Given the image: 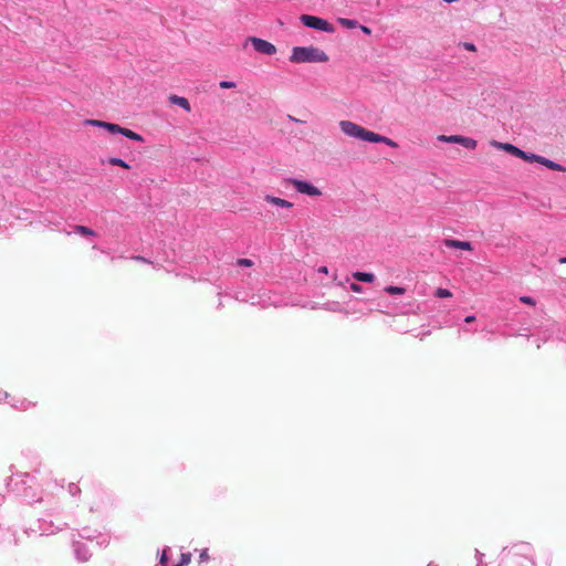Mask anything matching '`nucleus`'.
I'll return each instance as SVG.
<instances>
[{"mask_svg":"<svg viewBox=\"0 0 566 566\" xmlns=\"http://www.w3.org/2000/svg\"><path fill=\"white\" fill-rule=\"evenodd\" d=\"M339 128L346 136H349V137H353V138H356L359 140H364V142H368V143H380V144H385L391 148L398 147V144L395 140H392L386 136L379 135L377 133H374L371 130H368V129L364 128L363 126H360L354 122H350V120H340Z\"/></svg>","mask_w":566,"mask_h":566,"instance_id":"obj_1","label":"nucleus"},{"mask_svg":"<svg viewBox=\"0 0 566 566\" xmlns=\"http://www.w3.org/2000/svg\"><path fill=\"white\" fill-rule=\"evenodd\" d=\"M292 63H324L328 61V55L315 46H294L290 55Z\"/></svg>","mask_w":566,"mask_h":566,"instance_id":"obj_2","label":"nucleus"},{"mask_svg":"<svg viewBox=\"0 0 566 566\" xmlns=\"http://www.w3.org/2000/svg\"><path fill=\"white\" fill-rule=\"evenodd\" d=\"M234 298L240 302H249L253 306H260L262 308L269 307L271 305L276 306L277 301L272 300V294L269 291H263L256 294H247L242 291H237L234 293Z\"/></svg>","mask_w":566,"mask_h":566,"instance_id":"obj_3","label":"nucleus"},{"mask_svg":"<svg viewBox=\"0 0 566 566\" xmlns=\"http://www.w3.org/2000/svg\"><path fill=\"white\" fill-rule=\"evenodd\" d=\"M300 20L306 28L310 29L323 31L326 33H333L335 31L333 24H331L327 20L316 15L302 14Z\"/></svg>","mask_w":566,"mask_h":566,"instance_id":"obj_4","label":"nucleus"},{"mask_svg":"<svg viewBox=\"0 0 566 566\" xmlns=\"http://www.w3.org/2000/svg\"><path fill=\"white\" fill-rule=\"evenodd\" d=\"M286 181L289 184L293 185L295 190L300 193H303V195H306L310 197H318L322 195V191L308 181L300 180L296 178H289Z\"/></svg>","mask_w":566,"mask_h":566,"instance_id":"obj_5","label":"nucleus"},{"mask_svg":"<svg viewBox=\"0 0 566 566\" xmlns=\"http://www.w3.org/2000/svg\"><path fill=\"white\" fill-rule=\"evenodd\" d=\"M249 41L259 53L265 55H274L276 53V46L269 41L255 36L249 38Z\"/></svg>","mask_w":566,"mask_h":566,"instance_id":"obj_6","label":"nucleus"},{"mask_svg":"<svg viewBox=\"0 0 566 566\" xmlns=\"http://www.w3.org/2000/svg\"><path fill=\"white\" fill-rule=\"evenodd\" d=\"M66 526V523L62 525H54L52 521H49L46 518L39 520V531L41 535L55 534L56 532L64 530Z\"/></svg>","mask_w":566,"mask_h":566,"instance_id":"obj_7","label":"nucleus"},{"mask_svg":"<svg viewBox=\"0 0 566 566\" xmlns=\"http://www.w3.org/2000/svg\"><path fill=\"white\" fill-rule=\"evenodd\" d=\"M73 551L75 554V558L81 563H85L91 558L90 549L87 548L86 544L82 542L74 541Z\"/></svg>","mask_w":566,"mask_h":566,"instance_id":"obj_8","label":"nucleus"},{"mask_svg":"<svg viewBox=\"0 0 566 566\" xmlns=\"http://www.w3.org/2000/svg\"><path fill=\"white\" fill-rule=\"evenodd\" d=\"M491 145L496 148V149H503L505 150L506 153H509L510 155L512 156H515L517 158L520 157H524V150L520 149L518 147L512 145V144H509V143H501V142H496V140H492L491 142Z\"/></svg>","mask_w":566,"mask_h":566,"instance_id":"obj_9","label":"nucleus"},{"mask_svg":"<svg viewBox=\"0 0 566 566\" xmlns=\"http://www.w3.org/2000/svg\"><path fill=\"white\" fill-rule=\"evenodd\" d=\"M12 408L17 409V410H27L29 409L30 407L34 406L33 402L29 401L28 399L25 398H18V397H13L10 395V398L8 399V402Z\"/></svg>","mask_w":566,"mask_h":566,"instance_id":"obj_10","label":"nucleus"},{"mask_svg":"<svg viewBox=\"0 0 566 566\" xmlns=\"http://www.w3.org/2000/svg\"><path fill=\"white\" fill-rule=\"evenodd\" d=\"M443 245L450 249L472 250V244L469 241H460L457 239H444Z\"/></svg>","mask_w":566,"mask_h":566,"instance_id":"obj_11","label":"nucleus"},{"mask_svg":"<svg viewBox=\"0 0 566 566\" xmlns=\"http://www.w3.org/2000/svg\"><path fill=\"white\" fill-rule=\"evenodd\" d=\"M88 123L94 126L103 127L106 130H108L111 134H120L122 128H123L122 126H119L117 124L108 123V122L90 120Z\"/></svg>","mask_w":566,"mask_h":566,"instance_id":"obj_12","label":"nucleus"},{"mask_svg":"<svg viewBox=\"0 0 566 566\" xmlns=\"http://www.w3.org/2000/svg\"><path fill=\"white\" fill-rule=\"evenodd\" d=\"M264 200L268 202V203H271V205H274L279 208H292L293 207V203L291 201H287L285 199H282V198H279V197H274L272 195H266L264 197Z\"/></svg>","mask_w":566,"mask_h":566,"instance_id":"obj_13","label":"nucleus"},{"mask_svg":"<svg viewBox=\"0 0 566 566\" xmlns=\"http://www.w3.org/2000/svg\"><path fill=\"white\" fill-rule=\"evenodd\" d=\"M539 164L555 171H566V168L558 163H555L548 158L541 157Z\"/></svg>","mask_w":566,"mask_h":566,"instance_id":"obj_14","label":"nucleus"},{"mask_svg":"<svg viewBox=\"0 0 566 566\" xmlns=\"http://www.w3.org/2000/svg\"><path fill=\"white\" fill-rule=\"evenodd\" d=\"M73 233H76L78 235H82V237H95L96 235V232L94 230H92L91 228L86 227V226H81V224H75L73 227Z\"/></svg>","mask_w":566,"mask_h":566,"instance_id":"obj_15","label":"nucleus"},{"mask_svg":"<svg viewBox=\"0 0 566 566\" xmlns=\"http://www.w3.org/2000/svg\"><path fill=\"white\" fill-rule=\"evenodd\" d=\"M170 102L175 105L180 106L181 108H184L187 112H190V109H191L190 103L186 97L171 95Z\"/></svg>","mask_w":566,"mask_h":566,"instance_id":"obj_16","label":"nucleus"},{"mask_svg":"<svg viewBox=\"0 0 566 566\" xmlns=\"http://www.w3.org/2000/svg\"><path fill=\"white\" fill-rule=\"evenodd\" d=\"M354 279H356L358 282H365V283H371L375 281V275L369 272H355L353 274Z\"/></svg>","mask_w":566,"mask_h":566,"instance_id":"obj_17","label":"nucleus"},{"mask_svg":"<svg viewBox=\"0 0 566 566\" xmlns=\"http://www.w3.org/2000/svg\"><path fill=\"white\" fill-rule=\"evenodd\" d=\"M120 135H123L132 140H135V142H144V138L142 135L133 132L132 129L125 128V127L122 128Z\"/></svg>","mask_w":566,"mask_h":566,"instance_id":"obj_18","label":"nucleus"},{"mask_svg":"<svg viewBox=\"0 0 566 566\" xmlns=\"http://www.w3.org/2000/svg\"><path fill=\"white\" fill-rule=\"evenodd\" d=\"M459 144L468 149H474L476 147V140L470 137H464L460 135Z\"/></svg>","mask_w":566,"mask_h":566,"instance_id":"obj_19","label":"nucleus"},{"mask_svg":"<svg viewBox=\"0 0 566 566\" xmlns=\"http://www.w3.org/2000/svg\"><path fill=\"white\" fill-rule=\"evenodd\" d=\"M338 22L342 27L346 29H355L358 27V21L353 19L339 18Z\"/></svg>","mask_w":566,"mask_h":566,"instance_id":"obj_20","label":"nucleus"},{"mask_svg":"<svg viewBox=\"0 0 566 566\" xmlns=\"http://www.w3.org/2000/svg\"><path fill=\"white\" fill-rule=\"evenodd\" d=\"M385 292L389 295H402L405 294L406 289L402 286L388 285L385 287Z\"/></svg>","mask_w":566,"mask_h":566,"instance_id":"obj_21","label":"nucleus"},{"mask_svg":"<svg viewBox=\"0 0 566 566\" xmlns=\"http://www.w3.org/2000/svg\"><path fill=\"white\" fill-rule=\"evenodd\" d=\"M541 157L542 156H539V155L524 151V157H521V158L527 163H538L539 164Z\"/></svg>","mask_w":566,"mask_h":566,"instance_id":"obj_22","label":"nucleus"},{"mask_svg":"<svg viewBox=\"0 0 566 566\" xmlns=\"http://www.w3.org/2000/svg\"><path fill=\"white\" fill-rule=\"evenodd\" d=\"M459 138H460V135H450V136L440 135L438 137V139L441 142L452 143V144H459Z\"/></svg>","mask_w":566,"mask_h":566,"instance_id":"obj_23","label":"nucleus"},{"mask_svg":"<svg viewBox=\"0 0 566 566\" xmlns=\"http://www.w3.org/2000/svg\"><path fill=\"white\" fill-rule=\"evenodd\" d=\"M108 161L113 166H119V167H123L125 169L129 168V165L125 160H123L122 158L112 157V158H109Z\"/></svg>","mask_w":566,"mask_h":566,"instance_id":"obj_24","label":"nucleus"},{"mask_svg":"<svg viewBox=\"0 0 566 566\" xmlns=\"http://www.w3.org/2000/svg\"><path fill=\"white\" fill-rule=\"evenodd\" d=\"M434 295L439 298L451 297L452 293L448 289L439 287L436 290Z\"/></svg>","mask_w":566,"mask_h":566,"instance_id":"obj_25","label":"nucleus"},{"mask_svg":"<svg viewBox=\"0 0 566 566\" xmlns=\"http://www.w3.org/2000/svg\"><path fill=\"white\" fill-rule=\"evenodd\" d=\"M67 491L72 496H77L81 493L80 486L75 483H70L67 486Z\"/></svg>","mask_w":566,"mask_h":566,"instance_id":"obj_26","label":"nucleus"},{"mask_svg":"<svg viewBox=\"0 0 566 566\" xmlns=\"http://www.w3.org/2000/svg\"><path fill=\"white\" fill-rule=\"evenodd\" d=\"M458 46L459 48H463L464 50H468L470 52H475L476 51V46L472 42H459Z\"/></svg>","mask_w":566,"mask_h":566,"instance_id":"obj_27","label":"nucleus"},{"mask_svg":"<svg viewBox=\"0 0 566 566\" xmlns=\"http://www.w3.org/2000/svg\"><path fill=\"white\" fill-rule=\"evenodd\" d=\"M168 552H169V548H165L160 555L159 564L161 566H168Z\"/></svg>","mask_w":566,"mask_h":566,"instance_id":"obj_28","label":"nucleus"},{"mask_svg":"<svg viewBox=\"0 0 566 566\" xmlns=\"http://www.w3.org/2000/svg\"><path fill=\"white\" fill-rule=\"evenodd\" d=\"M235 264H237L238 266H247V268H250V266H252L254 263H253V261H252V260H250V259H243V258H242V259H238V260H237V262H235Z\"/></svg>","mask_w":566,"mask_h":566,"instance_id":"obj_29","label":"nucleus"},{"mask_svg":"<svg viewBox=\"0 0 566 566\" xmlns=\"http://www.w3.org/2000/svg\"><path fill=\"white\" fill-rule=\"evenodd\" d=\"M18 479H20V482L22 484H27L29 482V480H31L29 474H23V475L17 476L15 479H12L11 483L14 482V484L18 485V483H19Z\"/></svg>","mask_w":566,"mask_h":566,"instance_id":"obj_30","label":"nucleus"},{"mask_svg":"<svg viewBox=\"0 0 566 566\" xmlns=\"http://www.w3.org/2000/svg\"><path fill=\"white\" fill-rule=\"evenodd\" d=\"M78 535L86 539H93L94 535L92 534L90 528H83L82 532L78 533Z\"/></svg>","mask_w":566,"mask_h":566,"instance_id":"obj_31","label":"nucleus"},{"mask_svg":"<svg viewBox=\"0 0 566 566\" xmlns=\"http://www.w3.org/2000/svg\"><path fill=\"white\" fill-rule=\"evenodd\" d=\"M219 86H220L221 88H224V90H227V88H233V87H235V83H234V82H232V81H221V82L219 83Z\"/></svg>","mask_w":566,"mask_h":566,"instance_id":"obj_32","label":"nucleus"},{"mask_svg":"<svg viewBox=\"0 0 566 566\" xmlns=\"http://www.w3.org/2000/svg\"><path fill=\"white\" fill-rule=\"evenodd\" d=\"M520 301L522 303H524V304H527V305H532V306L535 305V300L533 297H531V296H526V295L521 296Z\"/></svg>","mask_w":566,"mask_h":566,"instance_id":"obj_33","label":"nucleus"},{"mask_svg":"<svg viewBox=\"0 0 566 566\" xmlns=\"http://www.w3.org/2000/svg\"><path fill=\"white\" fill-rule=\"evenodd\" d=\"M515 564H517L520 566H526V565L533 566V562L526 557L518 558V560Z\"/></svg>","mask_w":566,"mask_h":566,"instance_id":"obj_34","label":"nucleus"},{"mask_svg":"<svg viewBox=\"0 0 566 566\" xmlns=\"http://www.w3.org/2000/svg\"><path fill=\"white\" fill-rule=\"evenodd\" d=\"M350 290L356 293H360L363 287L358 283H350Z\"/></svg>","mask_w":566,"mask_h":566,"instance_id":"obj_35","label":"nucleus"},{"mask_svg":"<svg viewBox=\"0 0 566 566\" xmlns=\"http://www.w3.org/2000/svg\"><path fill=\"white\" fill-rule=\"evenodd\" d=\"M199 558L200 562H207L209 559L208 549H202Z\"/></svg>","mask_w":566,"mask_h":566,"instance_id":"obj_36","label":"nucleus"},{"mask_svg":"<svg viewBox=\"0 0 566 566\" xmlns=\"http://www.w3.org/2000/svg\"><path fill=\"white\" fill-rule=\"evenodd\" d=\"M133 260H136V261H139V262H144V263H150L149 260H147L146 258L142 256V255H134L132 256Z\"/></svg>","mask_w":566,"mask_h":566,"instance_id":"obj_37","label":"nucleus"},{"mask_svg":"<svg viewBox=\"0 0 566 566\" xmlns=\"http://www.w3.org/2000/svg\"><path fill=\"white\" fill-rule=\"evenodd\" d=\"M10 398V395L6 391H0V401L8 402V399Z\"/></svg>","mask_w":566,"mask_h":566,"instance_id":"obj_38","label":"nucleus"},{"mask_svg":"<svg viewBox=\"0 0 566 566\" xmlns=\"http://www.w3.org/2000/svg\"><path fill=\"white\" fill-rule=\"evenodd\" d=\"M475 557L478 560V566H481L480 564L482 563L483 554L479 549H475Z\"/></svg>","mask_w":566,"mask_h":566,"instance_id":"obj_39","label":"nucleus"},{"mask_svg":"<svg viewBox=\"0 0 566 566\" xmlns=\"http://www.w3.org/2000/svg\"><path fill=\"white\" fill-rule=\"evenodd\" d=\"M359 29L361 30V32H363L364 34L369 35V34L371 33L370 28H368V27H366V25H359Z\"/></svg>","mask_w":566,"mask_h":566,"instance_id":"obj_40","label":"nucleus"},{"mask_svg":"<svg viewBox=\"0 0 566 566\" xmlns=\"http://www.w3.org/2000/svg\"><path fill=\"white\" fill-rule=\"evenodd\" d=\"M475 321V316L474 315H469L464 318V322L465 323H472Z\"/></svg>","mask_w":566,"mask_h":566,"instance_id":"obj_41","label":"nucleus"},{"mask_svg":"<svg viewBox=\"0 0 566 566\" xmlns=\"http://www.w3.org/2000/svg\"><path fill=\"white\" fill-rule=\"evenodd\" d=\"M287 118H289V120L294 122V123H303L301 119H298L292 115H289Z\"/></svg>","mask_w":566,"mask_h":566,"instance_id":"obj_42","label":"nucleus"},{"mask_svg":"<svg viewBox=\"0 0 566 566\" xmlns=\"http://www.w3.org/2000/svg\"><path fill=\"white\" fill-rule=\"evenodd\" d=\"M93 249H98L102 253H105V254H107V253H108V251H107V250L102 249V248H98L97 245H93Z\"/></svg>","mask_w":566,"mask_h":566,"instance_id":"obj_43","label":"nucleus"},{"mask_svg":"<svg viewBox=\"0 0 566 566\" xmlns=\"http://www.w3.org/2000/svg\"><path fill=\"white\" fill-rule=\"evenodd\" d=\"M558 263L566 264V256H562L558 259Z\"/></svg>","mask_w":566,"mask_h":566,"instance_id":"obj_44","label":"nucleus"},{"mask_svg":"<svg viewBox=\"0 0 566 566\" xmlns=\"http://www.w3.org/2000/svg\"><path fill=\"white\" fill-rule=\"evenodd\" d=\"M318 272H321V273H327V268H326V266H321V268L318 269Z\"/></svg>","mask_w":566,"mask_h":566,"instance_id":"obj_45","label":"nucleus"},{"mask_svg":"<svg viewBox=\"0 0 566 566\" xmlns=\"http://www.w3.org/2000/svg\"><path fill=\"white\" fill-rule=\"evenodd\" d=\"M442 1L446 3H453V2H457L458 0H442Z\"/></svg>","mask_w":566,"mask_h":566,"instance_id":"obj_46","label":"nucleus"},{"mask_svg":"<svg viewBox=\"0 0 566 566\" xmlns=\"http://www.w3.org/2000/svg\"><path fill=\"white\" fill-rule=\"evenodd\" d=\"M428 566H437V565H433V564H429Z\"/></svg>","mask_w":566,"mask_h":566,"instance_id":"obj_47","label":"nucleus"},{"mask_svg":"<svg viewBox=\"0 0 566 566\" xmlns=\"http://www.w3.org/2000/svg\"><path fill=\"white\" fill-rule=\"evenodd\" d=\"M2 500V496L0 495V501Z\"/></svg>","mask_w":566,"mask_h":566,"instance_id":"obj_48","label":"nucleus"}]
</instances>
